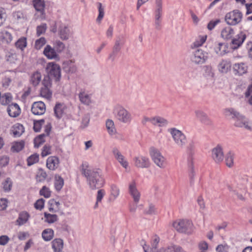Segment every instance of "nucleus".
Wrapping results in <instances>:
<instances>
[{
  "label": "nucleus",
  "instance_id": "f257e3e1",
  "mask_svg": "<svg viewBox=\"0 0 252 252\" xmlns=\"http://www.w3.org/2000/svg\"><path fill=\"white\" fill-rule=\"evenodd\" d=\"M81 172L91 189H99L104 185V180L99 169L92 168L85 163L81 165Z\"/></svg>",
  "mask_w": 252,
  "mask_h": 252
},
{
  "label": "nucleus",
  "instance_id": "f03ea898",
  "mask_svg": "<svg viewBox=\"0 0 252 252\" xmlns=\"http://www.w3.org/2000/svg\"><path fill=\"white\" fill-rule=\"evenodd\" d=\"M224 114L225 116L231 117L234 120V126H235L244 127L248 130H252V123L234 108L225 109Z\"/></svg>",
  "mask_w": 252,
  "mask_h": 252
},
{
  "label": "nucleus",
  "instance_id": "7ed1b4c3",
  "mask_svg": "<svg viewBox=\"0 0 252 252\" xmlns=\"http://www.w3.org/2000/svg\"><path fill=\"white\" fill-rule=\"evenodd\" d=\"M113 113L115 119L120 123L129 124L132 121L130 112L120 104H117L114 106Z\"/></svg>",
  "mask_w": 252,
  "mask_h": 252
},
{
  "label": "nucleus",
  "instance_id": "20e7f679",
  "mask_svg": "<svg viewBox=\"0 0 252 252\" xmlns=\"http://www.w3.org/2000/svg\"><path fill=\"white\" fill-rule=\"evenodd\" d=\"M248 179L245 177L239 179L236 181V185H227V187L229 191L237 195L238 198L241 200H244L243 194L246 192V185Z\"/></svg>",
  "mask_w": 252,
  "mask_h": 252
},
{
  "label": "nucleus",
  "instance_id": "39448f33",
  "mask_svg": "<svg viewBox=\"0 0 252 252\" xmlns=\"http://www.w3.org/2000/svg\"><path fill=\"white\" fill-rule=\"evenodd\" d=\"M168 131L171 135L175 144L179 148H183L186 145L187 138L181 130L175 127H172L169 128Z\"/></svg>",
  "mask_w": 252,
  "mask_h": 252
},
{
  "label": "nucleus",
  "instance_id": "423d86ee",
  "mask_svg": "<svg viewBox=\"0 0 252 252\" xmlns=\"http://www.w3.org/2000/svg\"><path fill=\"white\" fill-rule=\"evenodd\" d=\"M173 227L178 232L187 234H191L193 231V223L188 220H179L174 221Z\"/></svg>",
  "mask_w": 252,
  "mask_h": 252
},
{
  "label": "nucleus",
  "instance_id": "0eeeda50",
  "mask_svg": "<svg viewBox=\"0 0 252 252\" xmlns=\"http://www.w3.org/2000/svg\"><path fill=\"white\" fill-rule=\"evenodd\" d=\"M149 154L153 161L157 166L162 169L165 168L167 165L166 158L158 149L151 147Z\"/></svg>",
  "mask_w": 252,
  "mask_h": 252
},
{
  "label": "nucleus",
  "instance_id": "6e6552de",
  "mask_svg": "<svg viewBox=\"0 0 252 252\" xmlns=\"http://www.w3.org/2000/svg\"><path fill=\"white\" fill-rule=\"evenodd\" d=\"M208 58V53L201 49H196L192 52L190 61L195 64L204 63Z\"/></svg>",
  "mask_w": 252,
  "mask_h": 252
},
{
  "label": "nucleus",
  "instance_id": "1a4fd4ad",
  "mask_svg": "<svg viewBox=\"0 0 252 252\" xmlns=\"http://www.w3.org/2000/svg\"><path fill=\"white\" fill-rule=\"evenodd\" d=\"M242 18V13L238 10H234L226 14L225 21L228 25L235 26L241 21Z\"/></svg>",
  "mask_w": 252,
  "mask_h": 252
},
{
  "label": "nucleus",
  "instance_id": "9d476101",
  "mask_svg": "<svg viewBox=\"0 0 252 252\" xmlns=\"http://www.w3.org/2000/svg\"><path fill=\"white\" fill-rule=\"evenodd\" d=\"M46 70L48 76L55 79V81H59L61 78V68L59 64L50 62L47 63L46 67Z\"/></svg>",
  "mask_w": 252,
  "mask_h": 252
},
{
  "label": "nucleus",
  "instance_id": "9b49d317",
  "mask_svg": "<svg viewBox=\"0 0 252 252\" xmlns=\"http://www.w3.org/2000/svg\"><path fill=\"white\" fill-rule=\"evenodd\" d=\"M211 158L216 163H220L223 160L224 153L221 146L218 145L212 149Z\"/></svg>",
  "mask_w": 252,
  "mask_h": 252
},
{
  "label": "nucleus",
  "instance_id": "f8f14e48",
  "mask_svg": "<svg viewBox=\"0 0 252 252\" xmlns=\"http://www.w3.org/2000/svg\"><path fill=\"white\" fill-rule=\"evenodd\" d=\"M58 35L63 40H67L72 35L69 27L65 24L60 23L58 29Z\"/></svg>",
  "mask_w": 252,
  "mask_h": 252
},
{
  "label": "nucleus",
  "instance_id": "ddd939ff",
  "mask_svg": "<svg viewBox=\"0 0 252 252\" xmlns=\"http://www.w3.org/2000/svg\"><path fill=\"white\" fill-rule=\"evenodd\" d=\"M125 42V39L123 36L120 35L117 37L115 44L113 48V51L109 56V58L112 61L114 60L115 56L120 51L121 48L124 45Z\"/></svg>",
  "mask_w": 252,
  "mask_h": 252
},
{
  "label": "nucleus",
  "instance_id": "4468645a",
  "mask_svg": "<svg viewBox=\"0 0 252 252\" xmlns=\"http://www.w3.org/2000/svg\"><path fill=\"white\" fill-rule=\"evenodd\" d=\"M134 165L137 168H147L150 166L149 158L145 156H138L133 158Z\"/></svg>",
  "mask_w": 252,
  "mask_h": 252
},
{
  "label": "nucleus",
  "instance_id": "2eb2a0df",
  "mask_svg": "<svg viewBox=\"0 0 252 252\" xmlns=\"http://www.w3.org/2000/svg\"><path fill=\"white\" fill-rule=\"evenodd\" d=\"M195 117L200 122L207 126H211L213 124L212 120L208 115L201 109H197L194 111Z\"/></svg>",
  "mask_w": 252,
  "mask_h": 252
},
{
  "label": "nucleus",
  "instance_id": "dca6fc26",
  "mask_svg": "<svg viewBox=\"0 0 252 252\" xmlns=\"http://www.w3.org/2000/svg\"><path fill=\"white\" fill-rule=\"evenodd\" d=\"M128 192L132 196L135 203H138L140 198V193L136 187V183L134 180L131 181L128 185Z\"/></svg>",
  "mask_w": 252,
  "mask_h": 252
},
{
  "label": "nucleus",
  "instance_id": "f3484780",
  "mask_svg": "<svg viewBox=\"0 0 252 252\" xmlns=\"http://www.w3.org/2000/svg\"><path fill=\"white\" fill-rule=\"evenodd\" d=\"M32 112L34 115H43L46 111V106L42 101L34 102L32 106Z\"/></svg>",
  "mask_w": 252,
  "mask_h": 252
},
{
  "label": "nucleus",
  "instance_id": "a211bd4d",
  "mask_svg": "<svg viewBox=\"0 0 252 252\" xmlns=\"http://www.w3.org/2000/svg\"><path fill=\"white\" fill-rule=\"evenodd\" d=\"M43 54L47 59L50 60H59L60 59L58 52L54 47H51L49 45H46L44 48Z\"/></svg>",
  "mask_w": 252,
  "mask_h": 252
},
{
  "label": "nucleus",
  "instance_id": "6ab92c4d",
  "mask_svg": "<svg viewBox=\"0 0 252 252\" xmlns=\"http://www.w3.org/2000/svg\"><path fill=\"white\" fill-rule=\"evenodd\" d=\"M7 112L10 117L15 118L21 113V109L17 103H12L7 107Z\"/></svg>",
  "mask_w": 252,
  "mask_h": 252
},
{
  "label": "nucleus",
  "instance_id": "aec40b11",
  "mask_svg": "<svg viewBox=\"0 0 252 252\" xmlns=\"http://www.w3.org/2000/svg\"><path fill=\"white\" fill-rule=\"evenodd\" d=\"M231 63L227 60H222L218 64V68L220 72L226 73L230 70Z\"/></svg>",
  "mask_w": 252,
  "mask_h": 252
},
{
  "label": "nucleus",
  "instance_id": "412c9836",
  "mask_svg": "<svg viewBox=\"0 0 252 252\" xmlns=\"http://www.w3.org/2000/svg\"><path fill=\"white\" fill-rule=\"evenodd\" d=\"M59 163V159L57 157L51 156L46 160V166L51 170H55L58 167Z\"/></svg>",
  "mask_w": 252,
  "mask_h": 252
},
{
  "label": "nucleus",
  "instance_id": "4be33fe9",
  "mask_svg": "<svg viewBox=\"0 0 252 252\" xmlns=\"http://www.w3.org/2000/svg\"><path fill=\"white\" fill-rule=\"evenodd\" d=\"M80 101L86 105H90L92 103L91 95L84 91L81 90L78 94Z\"/></svg>",
  "mask_w": 252,
  "mask_h": 252
},
{
  "label": "nucleus",
  "instance_id": "5701e85b",
  "mask_svg": "<svg viewBox=\"0 0 252 252\" xmlns=\"http://www.w3.org/2000/svg\"><path fill=\"white\" fill-rule=\"evenodd\" d=\"M233 68L234 73L239 75H242L247 71V66L243 63H235Z\"/></svg>",
  "mask_w": 252,
  "mask_h": 252
},
{
  "label": "nucleus",
  "instance_id": "b1692460",
  "mask_svg": "<svg viewBox=\"0 0 252 252\" xmlns=\"http://www.w3.org/2000/svg\"><path fill=\"white\" fill-rule=\"evenodd\" d=\"M234 30L230 27H226L221 32V37L224 39L229 40L232 38L234 34Z\"/></svg>",
  "mask_w": 252,
  "mask_h": 252
},
{
  "label": "nucleus",
  "instance_id": "393cba45",
  "mask_svg": "<svg viewBox=\"0 0 252 252\" xmlns=\"http://www.w3.org/2000/svg\"><path fill=\"white\" fill-rule=\"evenodd\" d=\"M52 247L54 252H62L63 242L62 239L56 238L52 242Z\"/></svg>",
  "mask_w": 252,
  "mask_h": 252
},
{
  "label": "nucleus",
  "instance_id": "a878e982",
  "mask_svg": "<svg viewBox=\"0 0 252 252\" xmlns=\"http://www.w3.org/2000/svg\"><path fill=\"white\" fill-rule=\"evenodd\" d=\"M11 131L14 137H18L24 132V128L22 125L17 123L12 126Z\"/></svg>",
  "mask_w": 252,
  "mask_h": 252
},
{
  "label": "nucleus",
  "instance_id": "bb28decb",
  "mask_svg": "<svg viewBox=\"0 0 252 252\" xmlns=\"http://www.w3.org/2000/svg\"><path fill=\"white\" fill-rule=\"evenodd\" d=\"M246 37L245 34L241 32L240 33L237 34L235 37L231 39V43L232 44L235 45V48H237L243 43L246 38Z\"/></svg>",
  "mask_w": 252,
  "mask_h": 252
},
{
  "label": "nucleus",
  "instance_id": "cd10ccee",
  "mask_svg": "<svg viewBox=\"0 0 252 252\" xmlns=\"http://www.w3.org/2000/svg\"><path fill=\"white\" fill-rule=\"evenodd\" d=\"M151 123L154 126L160 127L165 126L168 124V121L164 118L160 117L151 118Z\"/></svg>",
  "mask_w": 252,
  "mask_h": 252
},
{
  "label": "nucleus",
  "instance_id": "c85d7f7f",
  "mask_svg": "<svg viewBox=\"0 0 252 252\" xmlns=\"http://www.w3.org/2000/svg\"><path fill=\"white\" fill-rule=\"evenodd\" d=\"M65 108V105L63 103H57L54 108V114L58 119L62 117Z\"/></svg>",
  "mask_w": 252,
  "mask_h": 252
},
{
  "label": "nucleus",
  "instance_id": "c756f323",
  "mask_svg": "<svg viewBox=\"0 0 252 252\" xmlns=\"http://www.w3.org/2000/svg\"><path fill=\"white\" fill-rule=\"evenodd\" d=\"M60 203L54 199H50L48 202L49 210L52 213H56L60 209Z\"/></svg>",
  "mask_w": 252,
  "mask_h": 252
},
{
  "label": "nucleus",
  "instance_id": "7c9ffc66",
  "mask_svg": "<svg viewBox=\"0 0 252 252\" xmlns=\"http://www.w3.org/2000/svg\"><path fill=\"white\" fill-rule=\"evenodd\" d=\"M41 73L39 71H36L33 72L31 76V84L34 86H37L41 81Z\"/></svg>",
  "mask_w": 252,
  "mask_h": 252
},
{
  "label": "nucleus",
  "instance_id": "2f4dec72",
  "mask_svg": "<svg viewBox=\"0 0 252 252\" xmlns=\"http://www.w3.org/2000/svg\"><path fill=\"white\" fill-rule=\"evenodd\" d=\"M188 168H189V177L190 178V184H192L193 183L194 179V176H195V171L194 170L193 167V163L192 159L191 158H190L188 160Z\"/></svg>",
  "mask_w": 252,
  "mask_h": 252
},
{
  "label": "nucleus",
  "instance_id": "473e14b6",
  "mask_svg": "<svg viewBox=\"0 0 252 252\" xmlns=\"http://www.w3.org/2000/svg\"><path fill=\"white\" fill-rule=\"evenodd\" d=\"M105 125L107 132L110 135H113L116 133V129L112 120L107 119L106 121Z\"/></svg>",
  "mask_w": 252,
  "mask_h": 252
},
{
  "label": "nucleus",
  "instance_id": "72a5a7b5",
  "mask_svg": "<svg viewBox=\"0 0 252 252\" xmlns=\"http://www.w3.org/2000/svg\"><path fill=\"white\" fill-rule=\"evenodd\" d=\"M29 218L30 215L28 212L26 211L22 212L19 215L17 222L19 225H23L27 222Z\"/></svg>",
  "mask_w": 252,
  "mask_h": 252
},
{
  "label": "nucleus",
  "instance_id": "f704fd0d",
  "mask_svg": "<svg viewBox=\"0 0 252 252\" xmlns=\"http://www.w3.org/2000/svg\"><path fill=\"white\" fill-rule=\"evenodd\" d=\"M155 20H160L162 15V0H156Z\"/></svg>",
  "mask_w": 252,
  "mask_h": 252
},
{
  "label": "nucleus",
  "instance_id": "c9c22d12",
  "mask_svg": "<svg viewBox=\"0 0 252 252\" xmlns=\"http://www.w3.org/2000/svg\"><path fill=\"white\" fill-rule=\"evenodd\" d=\"M226 45L222 43H218L215 47V51L217 54L223 56L226 53Z\"/></svg>",
  "mask_w": 252,
  "mask_h": 252
},
{
  "label": "nucleus",
  "instance_id": "e433bc0d",
  "mask_svg": "<svg viewBox=\"0 0 252 252\" xmlns=\"http://www.w3.org/2000/svg\"><path fill=\"white\" fill-rule=\"evenodd\" d=\"M45 221L48 223H53L58 220V217L56 214H51L46 212L44 214Z\"/></svg>",
  "mask_w": 252,
  "mask_h": 252
},
{
  "label": "nucleus",
  "instance_id": "4c0bfd02",
  "mask_svg": "<svg viewBox=\"0 0 252 252\" xmlns=\"http://www.w3.org/2000/svg\"><path fill=\"white\" fill-rule=\"evenodd\" d=\"M33 5L36 10L43 13L44 10L45 2L44 0H33Z\"/></svg>",
  "mask_w": 252,
  "mask_h": 252
},
{
  "label": "nucleus",
  "instance_id": "58836bf2",
  "mask_svg": "<svg viewBox=\"0 0 252 252\" xmlns=\"http://www.w3.org/2000/svg\"><path fill=\"white\" fill-rule=\"evenodd\" d=\"M54 236V231L52 229H45L42 233L43 239L46 241L51 240Z\"/></svg>",
  "mask_w": 252,
  "mask_h": 252
},
{
  "label": "nucleus",
  "instance_id": "ea45409f",
  "mask_svg": "<svg viewBox=\"0 0 252 252\" xmlns=\"http://www.w3.org/2000/svg\"><path fill=\"white\" fill-rule=\"evenodd\" d=\"M0 38L3 42L6 43L11 42L12 40L11 34L7 31L2 32L0 33Z\"/></svg>",
  "mask_w": 252,
  "mask_h": 252
},
{
  "label": "nucleus",
  "instance_id": "a19ab883",
  "mask_svg": "<svg viewBox=\"0 0 252 252\" xmlns=\"http://www.w3.org/2000/svg\"><path fill=\"white\" fill-rule=\"evenodd\" d=\"M207 38L206 35L199 36L195 40L191 45V48H197L201 46L206 41Z\"/></svg>",
  "mask_w": 252,
  "mask_h": 252
},
{
  "label": "nucleus",
  "instance_id": "79ce46f5",
  "mask_svg": "<svg viewBox=\"0 0 252 252\" xmlns=\"http://www.w3.org/2000/svg\"><path fill=\"white\" fill-rule=\"evenodd\" d=\"M12 97L10 94L6 93L1 95L0 103L2 105L8 104L12 100Z\"/></svg>",
  "mask_w": 252,
  "mask_h": 252
},
{
  "label": "nucleus",
  "instance_id": "37998d69",
  "mask_svg": "<svg viewBox=\"0 0 252 252\" xmlns=\"http://www.w3.org/2000/svg\"><path fill=\"white\" fill-rule=\"evenodd\" d=\"M55 187L57 190H60L63 185L64 181L63 179L59 175H56L55 177Z\"/></svg>",
  "mask_w": 252,
  "mask_h": 252
},
{
  "label": "nucleus",
  "instance_id": "c03bdc74",
  "mask_svg": "<svg viewBox=\"0 0 252 252\" xmlns=\"http://www.w3.org/2000/svg\"><path fill=\"white\" fill-rule=\"evenodd\" d=\"M40 95L47 99H50L52 96L50 88L42 86L40 90Z\"/></svg>",
  "mask_w": 252,
  "mask_h": 252
},
{
  "label": "nucleus",
  "instance_id": "a18cd8bd",
  "mask_svg": "<svg viewBox=\"0 0 252 252\" xmlns=\"http://www.w3.org/2000/svg\"><path fill=\"white\" fill-rule=\"evenodd\" d=\"M90 121V115L89 113L85 114L81 120L80 127L84 129L88 126Z\"/></svg>",
  "mask_w": 252,
  "mask_h": 252
},
{
  "label": "nucleus",
  "instance_id": "49530a36",
  "mask_svg": "<svg viewBox=\"0 0 252 252\" xmlns=\"http://www.w3.org/2000/svg\"><path fill=\"white\" fill-rule=\"evenodd\" d=\"M54 48L58 53H61L64 49L65 45L60 40H57L54 42Z\"/></svg>",
  "mask_w": 252,
  "mask_h": 252
},
{
  "label": "nucleus",
  "instance_id": "de8ad7c7",
  "mask_svg": "<svg viewBox=\"0 0 252 252\" xmlns=\"http://www.w3.org/2000/svg\"><path fill=\"white\" fill-rule=\"evenodd\" d=\"M3 189L4 191H9L12 186V182L10 178H7L2 183Z\"/></svg>",
  "mask_w": 252,
  "mask_h": 252
},
{
  "label": "nucleus",
  "instance_id": "09e8293b",
  "mask_svg": "<svg viewBox=\"0 0 252 252\" xmlns=\"http://www.w3.org/2000/svg\"><path fill=\"white\" fill-rule=\"evenodd\" d=\"M16 48L23 50L27 46V40L25 37H22L19 39L15 43Z\"/></svg>",
  "mask_w": 252,
  "mask_h": 252
},
{
  "label": "nucleus",
  "instance_id": "8fccbe9b",
  "mask_svg": "<svg viewBox=\"0 0 252 252\" xmlns=\"http://www.w3.org/2000/svg\"><path fill=\"white\" fill-rule=\"evenodd\" d=\"M24 147V142H16L13 144L11 150L12 152H19L23 149Z\"/></svg>",
  "mask_w": 252,
  "mask_h": 252
},
{
  "label": "nucleus",
  "instance_id": "3c124183",
  "mask_svg": "<svg viewBox=\"0 0 252 252\" xmlns=\"http://www.w3.org/2000/svg\"><path fill=\"white\" fill-rule=\"evenodd\" d=\"M105 194V191L103 189H99L98 190L96 196V201L94 206V209H96L98 206V203L101 202Z\"/></svg>",
  "mask_w": 252,
  "mask_h": 252
},
{
  "label": "nucleus",
  "instance_id": "603ef678",
  "mask_svg": "<svg viewBox=\"0 0 252 252\" xmlns=\"http://www.w3.org/2000/svg\"><path fill=\"white\" fill-rule=\"evenodd\" d=\"M39 160L38 155L35 154L31 155L27 158V164L28 166H31L36 162Z\"/></svg>",
  "mask_w": 252,
  "mask_h": 252
},
{
  "label": "nucleus",
  "instance_id": "864d4df0",
  "mask_svg": "<svg viewBox=\"0 0 252 252\" xmlns=\"http://www.w3.org/2000/svg\"><path fill=\"white\" fill-rule=\"evenodd\" d=\"M45 136V134H42L36 137L34 140V147L38 148L41 144H42L45 140L44 137Z\"/></svg>",
  "mask_w": 252,
  "mask_h": 252
},
{
  "label": "nucleus",
  "instance_id": "5fc2aeb1",
  "mask_svg": "<svg viewBox=\"0 0 252 252\" xmlns=\"http://www.w3.org/2000/svg\"><path fill=\"white\" fill-rule=\"evenodd\" d=\"M233 155L230 152L227 153L225 157L226 165L229 167H232L233 165Z\"/></svg>",
  "mask_w": 252,
  "mask_h": 252
},
{
  "label": "nucleus",
  "instance_id": "6e6d98bb",
  "mask_svg": "<svg viewBox=\"0 0 252 252\" xmlns=\"http://www.w3.org/2000/svg\"><path fill=\"white\" fill-rule=\"evenodd\" d=\"M47 177L46 173L42 169L39 170L37 175L36 180L37 182H41L45 180Z\"/></svg>",
  "mask_w": 252,
  "mask_h": 252
},
{
  "label": "nucleus",
  "instance_id": "4d7b16f0",
  "mask_svg": "<svg viewBox=\"0 0 252 252\" xmlns=\"http://www.w3.org/2000/svg\"><path fill=\"white\" fill-rule=\"evenodd\" d=\"M40 195L45 198H49L51 196V191L50 189L46 186H43L39 191Z\"/></svg>",
  "mask_w": 252,
  "mask_h": 252
},
{
  "label": "nucleus",
  "instance_id": "13d9d810",
  "mask_svg": "<svg viewBox=\"0 0 252 252\" xmlns=\"http://www.w3.org/2000/svg\"><path fill=\"white\" fill-rule=\"evenodd\" d=\"M46 40L44 37H41L36 40L35 42V48L37 49H40L41 47L46 44Z\"/></svg>",
  "mask_w": 252,
  "mask_h": 252
},
{
  "label": "nucleus",
  "instance_id": "bf43d9fd",
  "mask_svg": "<svg viewBox=\"0 0 252 252\" xmlns=\"http://www.w3.org/2000/svg\"><path fill=\"white\" fill-rule=\"evenodd\" d=\"M97 5H98L99 14L96 19V21L98 22H100L104 17V8L102 7V4L100 2H98Z\"/></svg>",
  "mask_w": 252,
  "mask_h": 252
},
{
  "label": "nucleus",
  "instance_id": "052dcab7",
  "mask_svg": "<svg viewBox=\"0 0 252 252\" xmlns=\"http://www.w3.org/2000/svg\"><path fill=\"white\" fill-rule=\"evenodd\" d=\"M44 123V120L41 119L40 120L36 121L34 122L33 129L35 132H38L40 131L41 126Z\"/></svg>",
  "mask_w": 252,
  "mask_h": 252
},
{
  "label": "nucleus",
  "instance_id": "680f3d73",
  "mask_svg": "<svg viewBox=\"0 0 252 252\" xmlns=\"http://www.w3.org/2000/svg\"><path fill=\"white\" fill-rule=\"evenodd\" d=\"M6 19V11L3 8L0 7V26H2Z\"/></svg>",
  "mask_w": 252,
  "mask_h": 252
},
{
  "label": "nucleus",
  "instance_id": "e2e57ef3",
  "mask_svg": "<svg viewBox=\"0 0 252 252\" xmlns=\"http://www.w3.org/2000/svg\"><path fill=\"white\" fill-rule=\"evenodd\" d=\"M52 77L48 75L45 76L42 83L43 86L51 88L52 85Z\"/></svg>",
  "mask_w": 252,
  "mask_h": 252
},
{
  "label": "nucleus",
  "instance_id": "0e129e2a",
  "mask_svg": "<svg viewBox=\"0 0 252 252\" xmlns=\"http://www.w3.org/2000/svg\"><path fill=\"white\" fill-rule=\"evenodd\" d=\"M111 195L114 197V198H116L119 195V189L117 186L112 185L111 186Z\"/></svg>",
  "mask_w": 252,
  "mask_h": 252
},
{
  "label": "nucleus",
  "instance_id": "69168bd1",
  "mask_svg": "<svg viewBox=\"0 0 252 252\" xmlns=\"http://www.w3.org/2000/svg\"><path fill=\"white\" fill-rule=\"evenodd\" d=\"M46 25L45 24L39 26L36 28V34L37 36H40L41 34L44 33L46 30Z\"/></svg>",
  "mask_w": 252,
  "mask_h": 252
},
{
  "label": "nucleus",
  "instance_id": "338daca9",
  "mask_svg": "<svg viewBox=\"0 0 252 252\" xmlns=\"http://www.w3.org/2000/svg\"><path fill=\"white\" fill-rule=\"evenodd\" d=\"M145 213L148 215L155 214L156 213L155 206L153 204H150L148 208L145 209Z\"/></svg>",
  "mask_w": 252,
  "mask_h": 252
},
{
  "label": "nucleus",
  "instance_id": "774afa93",
  "mask_svg": "<svg viewBox=\"0 0 252 252\" xmlns=\"http://www.w3.org/2000/svg\"><path fill=\"white\" fill-rule=\"evenodd\" d=\"M112 153L117 161L120 160L124 156L122 154L120 151L117 148L113 149Z\"/></svg>",
  "mask_w": 252,
  "mask_h": 252
}]
</instances>
